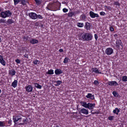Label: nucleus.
Instances as JSON below:
<instances>
[{
	"mask_svg": "<svg viewBox=\"0 0 127 127\" xmlns=\"http://www.w3.org/2000/svg\"><path fill=\"white\" fill-rule=\"evenodd\" d=\"M23 124H24V123H20L19 124V125H23Z\"/></svg>",
	"mask_w": 127,
	"mask_h": 127,
	"instance_id": "55",
	"label": "nucleus"
},
{
	"mask_svg": "<svg viewBox=\"0 0 127 127\" xmlns=\"http://www.w3.org/2000/svg\"><path fill=\"white\" fill-rule=\"evenodd\" d=\"M68 59L67 58H65L64 59L63 63H67L68 62Z\"/></svg>",
	"mask_w": 127,
	"mask_h": 127,
	"instance_id": "37",
	"label": "nucleus"
},
{
	"mask_svg": "<svg viewBox=\"0 0 127 127\" xmlns=\"http://www.w3.org/2000/svg\"><path fill=\"white\" fill-rule=\"evenodd\" d=\"M48 73L49 74H53V71L52 70H49L48 72Z\"/></svg>",
	"mask_w": 127,
	"mask_h": 127,
	"instance_id": "31",
	"label": "nucleus"
},
{
	"mask_svg": "<svg viewBox=\"0 0 127 127\" xmlns=\"http://www.w3.org/2000/svg\"><path fill=\"white\" fill-rule=\"evenodd\" d=\"M122 80L123 81L126 82L127 81V76H124L123 77Z\"/></svg>",
	"mask_w": 127,
	"mask_h": 127,
	"instance_id": "26",
	"label": "nucleus"
},
{
	"mask_svg": "<svg viewBox=\"0 0 127 127\" xmlns=\"http://www.w3.org/2000/svg\"><path fill=\"white\" fill-rule=\"evenodd\" d=\"M47 9H48V10H50V9H49V8H48Z\"/></svg>",
	"mask_w": 127,
	"mask_h": 127,
	"instance_id": "61",
	"label": "nucleus"
},
{
	"mask_svg": "<svg viewBox=\"0 0 127 127\" xmlns=\"http://www.w3.org/2000/svg\"><path fill=\"white\" fill-rule=\"evenodd\" d=\"M117 36V34H115L114 35V36L115 37Z\"/></svg>",
	"mask_w": 127,
	"mask_h": 127,
	"instance_id": "56",
	"label": "nucleus"
},
{
	"mask_svg": "<svg viewBox=\"0 0 127 127\" xmlns=\"http://www.w3.org/2000/svg\"><path fill=\"white\" fill-rule=\"evenodd\" d=\"M113 52V49L112 48H107L105 51L106 53L108 55L112 54Z\"/></svg>",
	"mask_w": 127,
	"mask_h": 127,
	"instance_id": "4",
	"label": "nucleus"
},
{
	"mask_svg": "<svg viewBox=\"0 0 127 127\" xmlns=\"http://www.w3.org/2000/svg\"><path fill=\"white\" fill-rule=\"evenodd\" d=\"M35 24V26H38V23H36Z\"/></svg>",
	"mask_w": 127,
	"mask_h": 127,
	"instance_id": "53",
	"label": "nucleus"
},
{
	"mask_svg": "<svg viewBox=\"0 0 127 127\" xmlns=\"http://www.w3.org/2000/svg\"><path fill=\"white\" fill-rule=\"evenodd\" d=\"M15 72L14 69H12L9 72V73L12 75H15Z\"/></svg>",
	"mask_w": 127,
	"mask_h": 127,
	"instance_id": "21",
	"label": "nucleus"
},
{
	"mask_svg": "<svg viewBox=\"0 0 127 127\" xmlns=\"http://www.w3.org/2000/svg\"><path fill=\"white\" fill-rule=\"evenodd\" d=\"M92 71L93 72H94L96 73H101V72H99L97 69L96 68H92Z\"/></svg>",
	"mask_w": 127,
	"mask_h": 127,
	"instance_id": "17",
	"label": "nucleus"
},
{
	"mask_svg": "<svg viewBox=\"0 0 127 127\" xmlns=\"http://www.w3.org/2000/svg\"><path fill=\"white\" fill-rule=\"evenodd\" d=\"M100 13L101 15L103 16H104L105 14V12L103 11L100 12Z\"/></svg>",
	"mask_w": 127,
	"mask_h": 127,
	"instance_id": "41",
	"label": "nucleus"
},
{
	"mask_svg": "<svg viewBox=\"0 0 127 127\" xmlns=\"http://www.w3.org/2000/svg\"><path fill=\"white\" fill-rule=\"evenodd\" d=\"M80 112L83 114L87 115L88 114V111L87 110H86L84 108L80 110Z\"/></svg>",
	"mask_w": 127,
	"mask_h": 127,
	"instance_id": "10",
	"label": "nucleus"
},
{
	"mask_svg": "<svg viewBox=\"0 0 127 127\" xmlns=\"http://www.w3.org/2000/svg\"><path fill=\"white\" fill-rule=\"evenodd\" d=\"M37 18H38L39 19H42L43 17L40 15H37Z\"/></svg>",
	"mask_w": 127,
	"mask_h": 127,
	"instance_id": "43",
	"label": "nucleus"
},
{
	"mask_svg": "<svg viewBox=\"0 0 127 127\" xmlns=\"http://www.w3.org/2000/svg\"><path fill=\"white\" fill-rule=\"evenodd\" d=\"M56 3L57 5H58V7H57L56 8H60L61 5V3L59 2H58ZM55 8H56V7Z\"/></svg>",
	"mask_w": 127,
	"mask_h": 127,
	"instance_id": "35",
	"label": "nucleus"
},
{
	"mask_svg": "<svg viewBox=\"0 0 127 127\" xmlns=\"http://www.w3.org/2000/svg\"><path fill=\"white\" fill-rule=\"evenodd\" d=\"M107 84L108 85L111 86H117L118 85L117 82L115 81H109L107 83Z\"/></svg>",
	"mask_w": 127,
	"mask_h": 127,
	"instance_id": "5",
	"label": "nucleus"
},
{
	"mask_svg": "<svg viewBox=\"0 0 127 127\" xmlns=\"http://www.w3.org/2000/svg\"><path fill=\"white\" fill-rule=\"evenodd\" d=\"M13 22H14L12 21V20L10 19H8L7 21V23L9 24H11Z\"/></svg>",
	"mask_w": 127,
	"mask_h": 127,
	"instance_id": "30",
	"label": "nucleus"
},
{
	"mask_svg": "<svg viewBox=\"0 0 127 127\" xmlns=\"http://www.w3.org/2000/svg\"><path fill=\"white\" fill-rule=\"evenodd\" d=\"M1 41V38L0 37V42Z\"/></svg>",
	"mask_w": 127,
	"mask_h": 127,
	"instance_id": "57",
	"label": "nucleus"
},
{
	"mask_svg": "<svg viewBox=\"0 0 127 127\" xmlns=\"http://www.w3.org/2000/svg\"><path fill=\"white\" fill-rule=\"evenodd\" d=\"M113 116H111L109 117L108 118V119L109 120H113Z\"/></svg>",
	"mask_w": 127,
	"mask_h": 127,
	"instance_id": "44",
	"label": "nucleus"
},
{
	"mask_svg": "<svg viewBox=\"0 0 127 127\" xmlns=\"http://www.w3.org/2000/svg\"><path fill=\"white\" fill-rule=\"evenodd\" d=\"M68 16L69 17H71L74 15V13L71 12L68 13Z\"/></svg>",
	"mask_w": 127,
	"mask_h": 127,
	"instance_id": "36",
	"label": "nucleus"
},
{
	"mask_svg": "<svg viewBox=\"0 0 127 127\" xmlns=\"http://www.w3.org/2000/svg\"><path fill=\"white\" fill-rule=\"evenodd\" d=\"M24 56L25 57H26L27 58H28V55L27 54H25L24 55Z\"/></svg>",
	"mask_w": 127,
	"mask_h": 127,
	"instance_id": "52",
	"label": "nucleus"
},
{
	"mask_svg": "<svg viewBox=\"0 0 127 127\" xmlns=\"http://www.w3.org/2000/svg\"><path fill=\"white\" fill-rule=\"evenodd\" d=\"M15 5L17 4L18 3L21 1V0H13Z\"/></svg>",
	"mask_w": 127,
	"mask_h": 127,
	"instance_id": "28",
	"label": "nucleus"
},
{
	"mask_svg": "<svg viewBox=\"0 0 127 127\" xmlns=\"http://www.w3.org/2000/svg\"><path fill=\"white\" fill-rule=\"evenodd\" d=\"M81 19L83 20H84L85 19L86 17L84 15H82L81 16Z\"/></svg>",
	"mask_w": 127,
	"mask_h": 127,
	"instance_id": "38",
	"label": "nucleus"
},
{
	"mask_svg": "<svg viewBox=\"0 0 127 127\" xmlns=\"http://www.w3.org/2000/svg\"><path fill=\"white\" fill-rule=\"evenodd\" d=\"M82 40H83L89 41L91 40L92 35L91 34L89 33H85L81 34Z\"/></svg>",
	"mask_w": 127,
	"mask_h": 127,
	"instance_id": "1",
	"label": "nucleus"
},
{
	"mask_svg": "<svg viewBox=\"0 0 127 127\" xmlns=\"http://www.w3.org/2000/svg\"><path fill=\"white\" fill-rule=\"evenodd\" d=\"M40 62V61L36 60H35L33 62V63L35 64H38Z\"/></svg>",
	"mask_w": 127,
	"mask_h": 127,
	"instance_id": "27",
	"label": "nucleus"
},
{
	"mask_svg": "<svg viewBox=\"0 0 127 127\" xmlns=\"http://www.w3.org/2000/svg\"><path fill=\"white\" fill-rule=\"evenodd\" d=\"M81 103L82 106L84 107L87 108L88 107V103H87L86 102H84L81 101Z\"/></svg>",
	"mask_w": 127,
	"mask_h": 127,
	"instance_id": "14",
	"label": "nucleus"
},
{
	"mask_svg": "<svg viewBox=\"0 0 127 127\" xmlns=\"http://www.w3.org/2000/svg\"><path fill=\"white\" fill-rule=\"evenodd\" d=\"M37 18V15L35 13L32 12V19H35Z\"/></svg>",
	"mask_w": 127,
	"mask_h": 127,
	"instance_id": "19",
	"label": "nucleus"
},
{
	"mask_svg": "<svg viewBox=\"0 0 127 127\" xmlns=\"http://www.w3.org/2000/svg\"><path fill=\"white\" fill-rule=\"evenodd\" d=\"M120 110L117 108H116L113 111V112L114 113L116 114L117 115H118V113L120 112Z\"/></svg>",
	"mask_w": 127,
	"mask_h": 127,
	"instance_id": "18",
	"label": "nucleus"
},
{
	"mask_svg": "<svg viewBox=\"0 0 127 127\" xmlns=\"http://www.w3.org/2000/svg\"><path fill=\"white\" fill-rule=\"evenodd\" d=\"M56 127H60L58 126H56Z\"/></svg>",
	"mask_w": 127,
	"mask_h": 127,
	"instance_id": "58",
	"label": "nucleus"
},
{
	"mask_svg": "<svg viewBox=\"0 0 127 127\" xmlns=\"http://www.w3.org/2000/svg\"><path fill=\"white\" fill-rule=\"evenodd\" d=\"M13 119L14 120V122L15 123V124H16V122L18 121V120H20L22 119V118L19 117L18 116H13Z\"/></svg>",
	"mask_w": 127,
	"mask_h": 127,
	"instance_id": "6",
	"label": "nucleus"
},
{
	"mask_svg": "<svg viewBox=\"0 0 127 127\" xmlns=\"http://www.w3.org/2000/svg\"><path fill=\"white\" fill-rule=\"evenodd\" d=\"M0 62L3 65L5 66V62L2 56L0 55Z\"/></svg>",
	"mask_w": 127,
	"mask_h": 127,
	"instance_id": "9",
	"label": "nucleus"
},
{
	"mask_svg": "<svg viewBox=\"0 0 127 127\" xmlns=\"http://www.w3.org/2000/svg\"><path fill=\"white\" fill-rule=\"evenodd\" d=\"M56 84L55 85L56 86H58L60 85L62 83V81H61L58 80L55 82Z\"/></svg>",
	"mask_w": 127,
	"mask_h": 127,
	"instance_id": "22",
	"label": "nucleus"
},
{
	"mask_svg": "<svg viewBox=\"0 0 127 127\" xmlns=\"http://www.w3.org/2000/svg\"><path fill=\"white\" fill-rule=\"evenodd\" d=\"M95 39L96 40L98 38V36L96 34H95Z\"/></svg>",
	"mask_w": 127,
	"mask_h": 127,
	"instance_id": "47",
	"label": "nucleus"
},
{
	"mask_svg": "<svg viewBox=\"0 0 127 127\" xmlns=\"http://www.w3.org/2000/svg\"><path fill=\"white\" fill-rule=\"evenodd\" d=\"M110 30L111 31H113L114 30V28L112 27H110Z\"/></svg>",
	"mask_w": 127,
	"mask_h": 127,
	"instance_id": "46",
	"label": "nucleus"
},
{
	"mask_svg": "<svg viewBox=\"0 0 127 127\" xmlns=\"http://www.w3.org/2000/svg\"><path fill=\"white\" fill-rule=\"evenodd\" d=\"M90 14L91 17L92 18H94L95 17H99V16L98 14L95 13L94 12L92 11L90 12Z\"/></svg>",
	"mask_w": 127,
	"mask_h": 127,
	"instance_id": "7",
	"label": "nucleus"
},
{
	"mask_svg": "<svg viewBox=\"0 0 127 127\" xmlns=\"http://www.w3.org/2000/svg\"><path fill=\"white\" fill-rule=\"evenodd\" d=\"M55 73L56 74H59L62 73V71L60 69H57L55 71Z\"/></svg>",
	"mask_w": 127,
	"mask_h": 127,
	"instance_id": "16",
	"label": "nucleus"
},
{
	"mask_svg": "<svg viewBox=\"0 0 127 127\" xmlns=\"http://www.w3.org/2000/svg\"><path fill=\"white\" fill-rule=\"evenodd\" d=\"M59 51L60 52H63V50L62 49H59Z\"/></svg>",
	"mask_w": 127,
	"mask_h": 127,
	"instance_id": "49",
	"label": "nucleus"
},
{
	"mask_svg": "<svg viewBox=\"0 0 127 127\" xmlns=\"http://www.w3.org/2000/svg\"><path fill=\"white\" fill-rule=\"evenodd\" d=\"M92 111H91V112L93 114H98V112H92Z\"/></svg>",
	"mask_w": 127,
	"mask_h": 127,
	"instance_id": "48",
	"label": "nucleus"
},
{
	"mask_svg": "<svg viewBox=\"0 0 127 127\" xmlns=\"http://www.w3.org/2000/svg\"><path fill=\"white\" fill-rule=\"evenodd\" d=\"M27 91L30 92L32 91V87L30 85H28L26 87Z\"/></svg>",
	"mask_w": 127,
	"mask_h": 127,
	"instance_id": "12",
	"label": "nucleus"
},
{
	"mask_svg": "<svg viewBox=\"0 0 127 127\" xmlns=\"http://www.w3.org/2000/svg\"><path fill=\"white\" fill-rule=\"evenodd\" d=\"M5 125L4 122L0 121V126H4Z\"/></svg>",
	"mask_w": 127,
	"mask_h": 127,
	"instance_id": "33",
	"label": "nucleus"
},
{
	"mask_svg": "<svg viewBox=\"0 0 127 127\" xmlns=\"http://www.w3.org/2000/svg\"><path fill=\"white\" fill-rule=\"evenodd\" d=\"M17 80H15L11 84V86L15 88L17 85Z\"/></svg>",
	"mask_w": 127,
	"mask_h": 127,
	"instance_id": "13",
	"label": "nucleus"
},
{
	"mask_svg": "<svg viewBox=\"0 0 127 127\" xmlns=\"http://www.w3.org/2000/svg\"><path fill=\"white\" fill-rule=\"evenodd\" d=\"M46 8H49V7H48L47 6V7H46Z\"/></svg>",
	"mask_w": 127,
	"mask_h": 127,
	"instance_id": "59",
	"label": "nucleus"
},
{
	"mask_svg": "<svg viewBox=\"0 0 127 127\" xmlns=\"http://www.w3.org/2000/svg\"><path fill=\"white\" fill-rule=\"evenodd\" d=\"M26 3V2L25 0H22L21 1V3L23 5H25Z\"/></svg>",
	"mask_w": 127,
	"mask_h": 127,
	"instance_id": "34",
	"label": "nucleus"
},
{
	"mask_svg": "<svg viewBox=\"0 0 127 127\" xmlns=\"http://www.w3.org/2000/svg\"><path fill=\"white\" fill-rule=\"evenodd\" d=\"M38 42L37 40L36 39H32V44H34L37 43Z\"/></svg>",
	"mask_w": 127,
	"mask_h": 127,
	"instance_id": "32",
	"label": "nucleus"
},
{
	"mask_svg": "<svg viewBox=\"0 0 127 127\" xmlns=\"http://www.w3.org/2000/svg\"><path fill=\"white\" fill-rule=\"evenodd\" d=\"M1 92V90L0 89V93Z\"/></svg>",
	"mask_w": 127,
	"mask_h": 127,
	"instance_id": "60",
	"label": "nucleus"
},
{
	"mask_svg": "<svg viewBox=\"0 0 127 127\" xmlns=\"http://www.w3.org/2000/svg\"><path fill=\"white\" fill-rule=\"evenodd\" d=\"M37 5H39L42 3V1L39 0H34Z\"/></svg>",
	"mask_w": 127,
	"mask_h": 127,
	"instance_id": "20",
	"label": "nucleus"
},
{
	"mask_svg": "<svg viewBox=\"0 0 127 127\" xmlns=\"http://www.w3.org/2000/svg\"><path fill=\"white\" fill-rule=\"evenodd\" d=\"M78 26L80 27H82L84 26V25L83 23H78L77 24Z\"/></svg>",
	"mask_w": 127,
	"mask_h": 127,
	"instance_id": "25",
	"label": "nucleus"
},
{
	"mask_svg": "<svg viewBox=\"0 0 127 127\" xmlns=\"http://www.w3.org/2000/svg\"><path fill=\"white\" fill-rule=\"evenodd\" d=\"M85 27L87 30H90V23L87 22L86 23Z\"/></svg>",
	"mask_w": 127,
	"mask_h": 127,
	"instance_id": "15",
	"label": "nucleus"
},
{
	"mask_svg": "<svg viewBox=\"0 0 127 127\" xmlns=\"http://www.w3.org/2000/svg\"><path fill=\"white\" fill-rule=\"evenodd\" d=\"M63 11L64 12H66L68 11V9L66 8H63Z\"/></svg>",
	"mask_w": 127,
	"mask_h": 127,
	"instance_id": "42",
	"label": "nucleus"
},
{
	"mask_svg": "<svg viewBox=\"0 0 127 127\" xmlns=\"http://www.w3.org/2000/svg\"><path fill=\"white\" fill-rule=\"evenodd\" d=\"M29 15L31 18H32V12L30 13L29 14Z\"/></svg>",
	"mask_w": 127,
	"mask_h": 127,
	"instance_id": "50",
	"label": "nucleus"
},
{
	"mask_svg": "<svg viewBox=\"0 0 127 127\" xmlns=\"http://www.w3.org/2000/svg\"><path fill=\"white\" fill-rule=\"evenodd\" d=\"M116 46L117 48L118 49H122L123 48L122 43L121 40H117L116 42Z\"/></svg>",
	"mask_w": 127,
	"mask_h": 127,
	"instance_id": "3",
	"label": "nucleus"
},
{
	"mask_svg": "<svg viewBox=\"0 0 127 127\" xmlns=\"http://www.w3.org/2000/svg\"><path fill=\"white\" fill-rule=\"evenodd\" d=\"M34 85L35 86L38 88L40 89L42 87L41 86L37 83H35Z\"/></svg>",
	"mask_w": 127,
	"mask_h": 127,
	"instance_id": "23",
	"label": "nucleus"
},
{
	"mask_svg": "<svg viewBox=\"0 0 127 127\" xmlns=\"http://www.w3.org/2000/svg\"><path fill=\"white\" fill-rule=\"evenodd\" d=\"M94 84L96 85H98L99 84V82L95 80L94 82Z\"/></svg>",
	"mask_w": 127,
	"mask_h": 127,
	"instance_id": "39",
	"label": "nucleus"
},
{
	"mask_svg": "<svg viewBox=\"0 0 127 127\" xmlns=\"http://www.w3.org/2000/svg\"><path fill=\"white\" fill-rule=\"evenodd\" d=\"M11 14V12L9 10H7L2 12L0 13V17L3 18H5L6 17L10 16Z\"/></svg>",
	"mask_w": 127,
	"mask_h": 127,
	"instance_id": "2",
	"label": "nucleus"
},
{
	"mask_svg": "<svg viewBox=\"0 0 127 127\" xmlns=\"http://www.w3.org/2000/svg\"><path fill=\"white\" fill-rule=\"evenodd\" d=\"M50 3H49V5H50Z\"/></svg>",
	"mask_w": 127,
	"mask_h": 127,
	"instance_id": "63",
	"label": "nucleus"
},
{
	"mask_svg": "<svg viewBox=\"0 0 127 127\" xmlns=\"http://www.w3.org/2000/svg\"><path fill=\"white\" fill-rule=\"evenodd\" d=\"M30 42H31V43H32V41H30Z\"/></svg>",
	"mask_w": 127,
	"mask_h": 127,
	"instance_id": "62",
	"label": "nucleus"
},
{
	"mask_svg": "<svg viewBox=\"0 0 127 127\" xmlns=\"http://www.w3.org/2000/svg\"><path fill=\"white\" fill-rule=\"evenodd\" d=\"M12 121L11 120H9L8 121V123L9 124H10V125L11 124Z\"/></svg>",
	"mask_w": 127,
	"mask_h": 127,
	"instance_id": "51",
	"label": "nucleus"
},
{
	"mask_svg": "<svg viewBox=\"0 0 127 127\" xmlns=\"http://www.w3.org/2000/svg\"><path fill=\"white\" fill-rule=\"evenodd\" d=\"M5 21L3 19H1L0 20V23H4Z\"/></svg>",
	"mask_w": 127,
	"mask_h": 127,
	"instance_id": "45",
	"label": "nucleus"
},
{
	"mask_svg": "<svg viewBox=\"0 0 127 127\" xmlns=\"http://www.w3.org/2000/svg\"><path fill=\"white\" fill-rule=\"evenodd\" d=\"M114 4L117 6H118L119 7L120 5V4L118 1H115L114 2Z\"/></svg>",
	"mask_w": 127,
	"mask_h": 127,
	"instance_id": "24",
	"label": "nucleus"
},
{
	"mask_svg": "<svg viewBox=\"0 0 127 127\" xmlns=\"http://www.w3.org/2000/svg\"><path fill=\"white\" fill-rule=\"evenodd\" d=\"M15 62L17 64H19L20 63V61L18 59H17L16 60H15Z\"/></svg>",
	"mask_w": 127,
	"mask_h": 127,
	"instance_id": "40",
	"label": "nucleus"
},
{
	"mask_svg": "<svg viewBox=\"0 0 127 127\" xmlns=\"http://www.w3.org/2000/svg\"><path fill=\"white\" fill-rule=\"evenodd\" d=\"M86 97L88 98H89L91 99H94V95H92V94H88Z\"/></svg>",
	"mask_w": 127,
	"mask_h": 127,
	"instance_id": "11",
	"label": "nucleus"
},
{
	"mask_svg": "<svg viewBox=\"0 0 127 127\" xmlns=\"http://www.w3.org/2000/svg\"><path fill=\"white\" fill-rule=\"evenodd\" d=\"M95 105V103L93 104L88 103V107L87 108H88L90 109H92L94 108Z\"/></svg>",
	"mask_w": 127,
	"mask_h": 127,
	"instance_id": "8",
	"label": "nucleus"
},
{
	"mask_svg": "<svg viewBox=\"0 0 127 127\" xmlns=\"http://www.w3.org/2000/svg\"><path fill=\"white\" fill-rule=\"evenodd\" d=\"M26 121V119L25 118V119H24L23 122H25V121Z\"/></svg>",
	"mask_w": 127,
	"mask_h": 127,
	"instance_id": "54",
	"label": "nucleus"
},
{
	"mask_svg": "<svg viewBox=\"0 0 127 127\" xmlns=\"http://www.w3.org/2000/svg\"><path fill=\"white\" fill-rule=\"evenodd\" d=\"M113 94L116 97H118L117 93L115 91H114L113 92Z\"/></svg>",
	"mask_w": 127,
	"mask_h": 127,
	"instance_id": "29",
	"label": "nucleus"
}]
</instances>
